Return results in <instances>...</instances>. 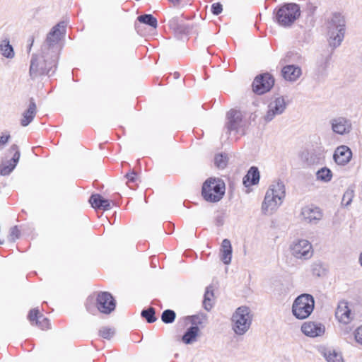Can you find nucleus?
Segmentation results:
<instances>
[{"label":"nucleus","mask_w":362,"mask_h":362,"mask_svg":"<svg viewBox=\"0 0 362 362\" xmlns=\"http://www.w3.org/2000/svg\"><path fill=\"white\" fill-rule=\"evenodd\" d=\"M38 314H39V311L37 309H33L30 311L29 315H28V319L31 322L32 324H34V322L35 323L37 321V319L39 318L40 315H38Z\"/></svg>","instance_id":"44"},{"label":"nucleus","mask_w":362,"mask_h":362,"mask_svg":"<svg viewBox=\"0 0 362 362\" xmlns=\"http://www.w3.org/2000/svg\"><path fill=\"white\" fill-rule=\"evenodd\" d=\"M175 313L172 310H165L161 316V319L165 323H172L175 319Z\"/></svg>","instance_id":"32"},{"label":"nucleus","mask_w":362,"mask_h":362,"mask_svg":"<svg viewBox=\"0 0 362 362\" xmlns=\"http://www.w3.org/2000/svg\"><path fill=\"white\" fill-rule=\"evenodd\" d=\"M285 186L282 182H273L267 189L262 205V212L272 215L277 211L285 198Z\"/></svg>","instance_id":"1"},{"label":"nucleus","mask_w":362,"mask_h":362,"mask_svg":"<svg viewBox=\"0 0 362 362\" xmlns=\"http://www.w3.org/2000/svg\"><path fill=\"white\" fill-rule=\"evenodd\" d=\"M344 21H346V17L342 13L334 12L332 13L331 23H340Z\"/></svg>","instance_id":"41"},{"label":"nucleus","mask_w":362,"mask_h":362,"mask_svg":"<svg viewBox=\"0 0 362 362\" xmlns=\"http://www.w3.org/2000/svg\"><path fill=\"white\" fill-rule=\"evenodd\" d=\"M291 24H273L274 26H270V30L273 32L274 34H277L279 32H281L284 29H286L289 27Z\"/></svg>","instance_id":"40"},{"label":"nucleus","mask_w":362,"mask_h":362,"mask_svg":"<svg viewBox=\"0 0 362 362\" xmlns=\"http://www.w3.org/2000/svg\"><path fill=\"white\" fill-rule=\"evenodd\" d=\"M255 29L258 30V28L256 26V25H254Z\"/></svg>","instance_id":"50"},{"label":"nucleus","mask_w":362,"mask_h":362,"mask_svg":"<svg viewBox=\"0 0 362 362\" xmlns=\"http://www.w3.org/2000/svg\"><path fill=\"white\" fill-rule=\"evenodd\" d=\"M35 325L40 327L42 329H45L49 328V322L48 319L44 317L42 315H40L39 318L37 319Z\"/></svg>","instance_id":"38"},{"label":"nucleus","mask_w":362,"mask_h":362,"mask_svg":"<svg viewBox=\"0 0 362 362\" xmlns=\"http://www.w3.org/2000/svg\"><path fill=\"white\" fill-rule=\"evenodd\" d=\"M170 1H172L173 3H178L180 1V0H170Z\"/></svg>","instance_id":"49"},{"label":"nucleus","mask_w":362,"mask_h":362,"mask_svg":"<svg viewBox=\"0 0 362 362\" xmlns=\"http://www.w3.org/2000/svg\"><path fill=\"white\" fill-rule=\"evenodd\" d=\"M274 84V78L269 74H264L257 76L252 83L253 91L262 95L268 92Z\"/></svg>","instance_id":"13"},{"label":"nucleus","mask_w":362,"mask_h":362,"mask_svg":"<svg viewBox=\"0 0 362 362\" xmlns=\"http://www.w3.org/2000/svg\"><path fill=\"white\" fill-rule=\"evenodd\" d=\"M232 259V246L228 239L222 241L221 247V259L225 264H229Z\"/></svg>","instance_id":"23"},{"label":"nucleus","mask_w":362,"mask_h":362,"mask_svg":"<svg viewBox=\"0 0 362 362\" xmlns=\"http://www.w3.org/2000/svg\"><path fill=\"white\" fill-rule=\"evenodd\" d=\"M10 151L13 152L12 158L8 160H3L0 164V175L2 176L8 175L16 168L20 159V151L16 145L11 146Z\"/></svg>","instance_id":"18"},{"label":"nucleus","mask_w":362,"mask_h":362,"mask_svg":"<svg viewBox=\"0 0 362 362\" xmlns=\"http://www.w3.org/2000/svg\"><path fill=\"white\" fill-rule=\"evenodd\" d=\"M253 320L251 310L247 306L238 308L230 318L231 329L237 336H243L250 329Z\"/></svg>","instance_id":"3"},{"label":"nucleus","mask_w":362,"mask_h":362,"mask_svg":"<svg viewBox=\"0 0 362 362\" xmlns=\"http://www.w3.org/2000/svg\"><path fill=\"white\" fill-rule=\"evenodd\" d=\"M300 16V9L298 4L290 3L284 5L276 13L279 23H293Z\"/></svg>","instance_id":"8"},{"label":"nucleus","mask_w":362,"mask_h":362,"mask_svg":"<svg viewBox=\"0 0 362 362\" xmlns=\"http://www.w3.org/2000/svg\"><path fill=\"white\" fill-rule=\"evenodd\" d=\"M246 122L243 119V113L238 110H231L227 113L226 128L228 132L244 133Z\"/></svg>","instance_id":"9"},{"label":"nucleus","mask_w":362,"mask_h":362,"mask_svg":"<svg viewBox=\"0 0 362 362\" xmlns=\"http://www.w3.org/2000/svg\"><path fill=\"white\" fill-rule=\"evenodd\" d=\"M354 196V191L351 189H347L343 194L341 204L344 206H348L349 205H350L353 200Z\"/></svg>","instance_id":"33"},{"label":"nucleus","mask_w":362,"mask_h":362,"mask_svg":"<svg viewBox=\"0 0 362 362\" xmlns=\"http://www.w3.org/2000/svg\"><path fill=\"white\" fill-rule=\"evenodd\" d=\"M155 311L154 309L150 308L147 310H144L141 312V316L145 317L148 322L152 323L156 320V318L154 317Z\"/></svg>","instance_id":"34"},{"label":"nucleus","mask_w":362,"mask_h":362,"mask_svg":"<svg viewBox=\"0 0 362 362\" xmlns=\"http://www.w3.org/2000/svg\"><path fill=\"white\" fill-rule=\"evenodd\" d=\"M57 48L52 50V53L43 47V55L33 57L30 62V74L33 77L45 74H49L57 61Z\"/></svg>","instance_id":"2"},{"label":"nucleus","mask_w":362,"mask_h":362,"mask_svg":"<svg viewBox=\"0 0 362 362\" xmlns=\"http://www.w3.org/2000/svg\"><path fill=\"white\" fill-rule=\"evenodd\" d=\"M291 255L298 259L307 260L313 255L312 244L305 239H296L289 245Z\"/></svg>","instance_id":"7"},{"label":"nucleus","mask_w":362,"mask_h":362,"mask_svg":"<svg viewBox=\"0 0 362 362\" xmlns=\"http://www.w3.org/2000/svg\"><path fill=\"white\" fill-rule=\"evenodd\" d=\"M204 320V316L194 315L192 317V324L182 336V341L186 344H190L197 341V338L199 334V328L198 325L202 324Z\"/></svg>","instance_id":"17"},{"label":"nucleus","mask_w":362,"mask_h":362,"mask_svg":"<svg viewBox=\"0 0 362 362\" xmlns=\"http://www.w3.org/2000/svg\"><path fill=\"white\" fill-rule=\"evenodd\" d=\"M214 164L218 168H224L227 165V158L222 154L216 155L214 158Z\"/></svg>","instance_id":"35"},{"label":"nucleus","mask_w":362,"mask_h":362,"mask_svg":"<svg viewBox=\"0 0 362 362\" xmlns=\"http://www.w3.org/2000/svg\"><path fill=\"white\" fill-rule=\"evenodd\" d=\"M10 134L8 133L4 132L0 135V148H2L9 141Z\"/></svg>","instance_id":"45"},{"label":"nucleus","mask_w":362,"mask_h":362,"mask_svg":"<svg viewBox=\"0 0 362 362\" xmlns=\"http://www.w3.org/2000/svg\"><path fill=\"white\" fill-rule=\"evenodd\" d=\"M65 33L64 26L61 24H56L49 33L47 37V44L44 45L47 50L52 53L54 48H57V54L59 53L60 47L58 42Z\"/></svg>","instance_id":"12"},{"label":"nucleus","mask_w":362,"mask_h":362,"mask_svg":"<svg viewBox=\"0 0 362 362\" xmlns=\"http://www.w3.org/2000/svg\"><path fill=\"white\" fill-rule=\"evenodd\" d=\"M187 20H188V18L185 17L182 14L177 13V14L172 16V17L170 18V19L169 21L172 23H183L184 21H187Z\"/></svg>","instance_id":"43"},{"label":"nucleus","mask_w":362,"mask_h":362,"mask_svg":"<svg viewBox=\"0 0 362 362\" xmlns=\"http://www.w3.org/2000/svg\"><path fill=\"white\" fill-rule=\"evenodd\" d=\"M322 217V210L317 206L309 204L301 208L300 218L306 223L316 224Z\"/></svg>","instance_id":"10"},{"label":"nucleus","mask_w":362,"mask_h":362,"mask_svg":"<svg viewBox=\"0 0 362 362\" xmlns=\"http://www.w3.org/2000/svg\"><path fill=\"white\" fill-rule=\"evenodd\" d=\"M319 351L327 362H345L341 352L333 348L322 346Z\"/></svg>","instance_id":"22"},{"label":"nucleus","mask_w":362,"mask_h":362,"mask_svg":"<svg viewBox=\"0 0 362 362\" xmlns=\"http://www.w3.org/2000/svg\"><path fill=\"white\" fill-rule=\"evenodd\" d=\"M137 20L139 23H157L158 19L151 14H145L138 16Z\"/></svg>","instance_id":"37"},{"label":"nucleus","mask_w":362,"mask_h":362,"mask_svg":"<svg viewBox=\"0 0 362 362\" xmlns=\"http://www.w3.org/2000/svg\"><path fill=\"white\" fill-rule=\"evenodd\" d=\"M169 29L173 32V33L180 37L182 35H185L189 33V26L186 24H169Z\"/></svg>","instance_id":"29"},{"label":"nucleus","mask_w":362,"mask_h":362,"mask_svg":"<svg viewBox=\"0 0 362 362\" xmlns=\"http://www.w3.org/2000/svg\"><path fill=\"white\" fill-rule=\"evenodd\" d=\"M0 53L8 59H11L15 57V52L13 46L10 44L8 40L5 39L0 42Z\"/></svg>","instance_id":"27"},{"label":"nucleus","mask_w":362,"mask_h":362,"mask_svg":"<svg viewBox=\"0 0 362 362\" xmlns=\"http://www.w3.org/2000/svg\"><path fill=\"white\" fill-rule=\"evenodd\" d=\"M333 158L338 165H345L352 158L351 150L347 146H339L335 149Z\"/></svg>","instance_id":"20"},{"label":"nucleus","mask_w":362,"mask_h":362,"mask_svg":"<svg viewBox=\"0 0 362 362\" xmlns=\"http://www.w3.org/2000/svg\"><path fill=\"white\" fill-rule=\"evenodd\" d=\"M115 332L113 329L106 327H102L100 329V335L104 339H111L114 336Z\"/></svg>","instance_id":"36"},{"label":"nucleus","mask_w":362,"mask_h":362,"mask_svg":"<svg viewBox=\"0 0 362 362\" xmlns=\"http://www.w3.org/2000/svg\"><path fill=\"white\" fill-rule=\"evenodd\" d=\"M36 110V105L33 100H31L28 110L23 114V118L21 121V124L23 127H26L31 123L35 116Z\"/></svg>","instance_id":"24"},{"label":"nucleus","mask_w":362,"mask_h":362,"mask_svg":"<svg viewBox=\"0 0 362 362\" xmlns=\"http://www.w3.org/2000/svg\"><path fill=\"white\" fill-rule=\"evenodd\" d=\"M353 334L356 343L362 346V325L355 329Z\"/></svg>","instance_id":"39"},{"label":"nucleus","mask_w":362,"mask_h":362,"mask_svg":"<svg viewBox=\"0 0 362 362\" xmlns=\"http://www.w3.org/2000/svg\"><path fill=\"white\" fill-rule=\"evenodd\" d=\"M156 28L157 24H136L135 29L141 35H153Z\"/></svg>","instance_id":"28"},{"label":"nucleus","mask_w":362,"mask_h":362,"mask_svg":"<svg viewBox=\"0 0 362 362\" xmlns=\"http://www.w3.org/2000/svg\"><path fill=\"white\" fill-rule=\"evenodd\" d=\"M225 193L224 183L219 179L209 178L202 187V195L208 202H218Z\"/></svg>","instance_id":"5"},{"label":"nucleus","mask_w":362,"mask_h":362,"mask_svg":"<svg viewBox=\"0 0 362 362\" xmlns=\"http://www.w3.org/2000/svg\"><path fill=\"white\" fill-rule=\"evenodd\" d=\"M2 243H3V242L0 240V245L2 244Z\"/></svg>","instance_id":"51"},{"label":"nucleus","mask_w":362,"mask_h":362,"mask_svg":"<svg viewBox=\"0 0 362 362\" xmlns=\"http://www.w3.org/2000/svg\"><path fill=\"white\" fill-rule=\"evenodd\" d=\"M289 104L287 96L280 94L273 95L268 104V109L264 115V120L270 122L276 116L282 115Z\"/></svg>","instance_id":"6"},{"label":"nucleus","mask_w":362,"mask_h":362,"mask_svg":"<svg viewBox=\"0 0 362 362\" xmlns=\"http://www.w3.org/2000/svg\"><path fill=\"white\" fill-rule=\"evenodd\" d=\"M97 307L103 313L109 314L115 308V303L112 295L107 292L98 294L97 298Z\"/></svg>","instance_id":"19"},{"label":"nucleus","mask_w":362,"mask_h":362,"mask_svg":"<svg viewBox=\"0 0 362 362\" xmlns=\"http://www.w3.org/2000/svg\"><path fill=\"white\" fill-rule=\"evenodd\" d=\"M317 180L327 182L332 180V171L327 168H322L316 173Z\"/></svg>","instance_id":"30"},{"label":"nucleus","mask_w":362,"mask_h":362,"mask_svg":"<svg viewBox=\"0 0 362 362\" xmlns=\"http://www.w3.org/2000/svg\"><path fill=\"white\" fill-rule=\"evenodd\" d=\"M301 332L307 337L315 338L322 337L326 331L324 324L315 321H307L302 324Z\"/></svg>","instance_id":"16"},{"label":"nucleus","mask_w":362,"mask_h":362,"mask_svg":"<svg viewBox=\"0 0 362 362\" xmlns=\"http://www.w3.org/2000/svg\"><path fill=\"white\" fill-rule=\"evenodd\" d=\"M19 237V230L16 226L13 227L10 230L8 240L11 242L15 241Z\"/></svg>","instance_id":"42"},{"label":"nucleus","mask_w":362,"mask_h":362,"mask_svg":"<svg viewBox=\"0 0 362 362\" xmlns=\"http://www.w3.org/2000/svg\"><path fill=\"white\" fill-rule=\"evenodd\" d=\"M358 263L361 265V267H362V252H361L359 254V256H358Z\"/></svg>","instance_id":"48"},{"label":"nucleus","mask_w":362,"mask_h":362,"mask_svg":"<svg viewBox=\"0 0 362 362\" xmlns=\"http://www.w3.org/2000/svg\"><path fill=\"white\" fill-rule=\"evenodd\" d=\"M89 202L93 208L102 209L103 210H109L111 208L110 202L100 194L92 195Z\"/></svg>","instance_id":"25"},{"label":"nucleus","mask_w":362,"mask_h":362,"mask_svg":"<svg viewBox=\"0 0 362 362\" xmlns=\"http://www.w3.org/2000/svg\"><path fill=\"white\" fill-rule=\"evenodd\" d=\"M345 24H329L327 27V40L332 48L339 47L344 37Z\"/></svg>","instance_id":"11"},{"label":"nucleus","mask_w":362,"mask_h":362,"mask_svg":"<svg viewBox=\"0 0 362 362\" xmlns=\"http://www.w3.org/2000/svg\"><path fill=\"white\" fill-rule=\"evenodd\" d=\"M329 123L332 132L338 135L344 136L349 134L353 129L351 120L345 117L332 118Z\"/></svg>","instance_id":"15"},{"label":"nucleus","mask_w":362,"mask_h":362,"mask_svg":"<svg viewBox=\"0 0 362 362\" xmlns=\"http://www.w3.org/2000/svg\"><path fill=\"white\" fill-rule=\"evenodd\" d=\"M211 11L215 15L221 13L222 11V5L219 3L213 4L211 6Z\"/></svg>","instance_id":"46"},{"label":"nucleus","mask_w":362,"mask_h":362,"mask_svg":"<svg viewBox=\"0 0 362 362\" xmlns=\"http://www.w3.org/2000/svg\"><path fill=\"white\" fill-rule=\"evenodd\" d=\"M315 308V300L312 295L303 293L294 300L291 311L293 316L298 320L308 318Z\"/></svg>","instance_id":"4"},{"label":"nucleus","mask_w":362,"mask_h":362,"mask_svg":"<svg viewBox=\"0 0 362 362\" xmlns=\"http://www.w3.org/2000/svg\"><path fill=\"white\" fill-rule=\"evenodd\" d=\"M354 316L351 305L347 301L341 300L339 303L335 311V317L339 322L348 325L354 319Z\"/></svg>","instance_id":"14"},{"label":"nucleus","mask_w":362,"mask_h":362,"mask_svg":"<svg viewBox=\"0 0 362 362\" xmlns=\"http://www.w3.org/2000/svg\"><path fill=\"white\" fill-rule=\"evenodd\" d=\"M214 296V293L211 291H209V288H206V291L204 294V298L203 301V304L204 308L206 310H210L212 308V297Z\"/></svg>","instance_id":"31"},{"label":"nucleus","mask_w":362,"mask_h":362,"mask_svg":"<svg viewBox=\"0 0 362 362\" xmlns=\"http://www.w3.org/2000/svg\"><path fill=\"white\" fill-rule=\"evenodd\" d=\"M283 78L289 82L296 81L302 74L300 66L296 65H286L281 70Z\"/></svg>","instance_id":"21"},{"label":"nucleus","mask_w":362,"mask_h":362,"mask_svg":"<svg viewBox=\"0 0 362 362\" xmlns=\"http://www.w3.org/2000/svg\"><path fill=\"white\" fill-rule=\"evenodd\" d=\"M126 177L128 179L129 182H134L136 180V173L134 172L127 173L126 175Z\"/></svg>","instance_id":"47"},{"label":"nucleus","mask_w":362,"mask_h":362,"mask_svg":"<svg viewBox=\"0 0 362 362\" xmlns=\"http://www.w3.org/2000/svg\"><path fill=\"white\" fill-rule=\"evenodd\" d=\"M259 180V173L256 167H252L243 178V183L246 187L256 185Z\"/></svg>","instance_id":"26"}]
</instances>
